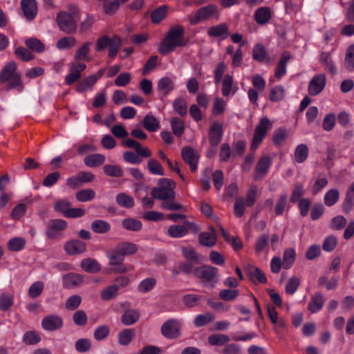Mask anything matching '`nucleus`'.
I'll return each mask as SVG.
<instances>
[{
  "label": "nucleus",
  "instance_id": "1",
  "mask_svg": "<svg viewBox=\"0 0 354 354\" xmlns=\"http://www.w3.org/2000/svg\"><path fill=\"white\" fill-rule=\"evenodd\" d=\"M174 183L168 179L160 180V187H155L151 190V195L153 198L162 201V207L169 210H179L182 205L174 201L175 194L174 192Z\"/></svg>",
  "mask_w": 354,
  "mask_h": 354
},
{
  "label": "nucleus",
  "instance_id": "2",
  "mask_svg": "<svg viewBox=\"0 0 354 354\" xmlns=\"http://www.w3.org/2000/svg\"><path fill=\"white\" fill-rule=\"evenodd\" d=\"M0 82L6 84L9 88L16 89L19 92H21L24 88L21 74L17 72V66L14 62H8L2 68L0 72Z\"/></svg>",
  "mask_w": 354,
  "mask_h": 354
},
{
  "label": "nucleus",
  "instance_id": "3",
  "mask_svg": "<svg viewBox=\"0 0 354 354\" xmlns=\"http://www.w3.org/2000/svg\"><path fill=\"white\" fill-rule=\"evenodd\" d=\"M184 29L180 26L171 28L165 39L160 43L159 52L166 55L174 50L176 47L183 46L185 44L183 38Z\"/></svg>",
  "mask_w": 354,
  "mask_h": 354
},
{
  "label": "nucleus",
  "instance_id": "4",
  "mask_svg": "<svg viewBox=\"0 0 354 354\" xmlns=\"http://www.w3.org/2000/svg\"><path fill=\"white\" fill-rule=\"evenodd\" d=\"M218 270L217 268L204 265L194 268V276L200 279L205 285L214 286L218 279Z\"/></svg>",
  "mask_w": 354,
  "mask_h": 354
},
{
  "label": "nucleus",
  "instance_id": "5",
  "mask_svg": "<svg viewBox=\"0 0 354 354\" xmlns=\"http://www.w3.org/2000/svg\"><path fill=\"white\" fill-rule=\"evenodd\" d=\"M79 19L77 10L60 12L57 17V21L59 28L66 32L71 33L76 29V22Z\"/></svg>",
  "mask_w": 354,
  "mask_h": 354
},
{
  "label": "nucleus",
  "instance_id": "6",
  "mask_svg": "<svg viewBox=\"0 0 354 354\" xmlns=\"http://www.w3.org/2000/svg\"><path fill=\"white\" fill-rule=\"evenodd\" d=\"M272 129V122L266 117L259 121L255 128L253 139L251 145V150L255 151L262 142L267 132Z\"/></svg>",
  "mask_w": 354,
  "mask_h": 354
},
{
  "label": "nucleus",
  "instance_id": "7",
  "mask_svg": "<svg viewBox=\"0 0 354 354\" xmlns=\"http://www.w3.org/2000/svg\"><path fill=\"white\" fill-rule=\"evenodd\" d=\"M326 85V76L320 73L314 75L310 80L308 91L310 95L316 96L321 93Z\"/></svg>",
  "mask_w": 354,
  "mask_h": 354
},
{
  "label": "nucleus",
  "instance_id": "8",
  "mask_svg": "<svg viewBox=\"0 0 354 354\" xmlns=\"http://www.w3.org/2000/svg\"><path fill=\"white\" fill-rule=\"evenodd\" d=\"M181 323L176 319L167 320L161 327L163 336L167 338H176L180 335Z\"/></svg>",
  "mask_w": 354,
  "mask_h": 354
},
{
  "label": "nucleus",
  "instance_id": "9",
  "mask_svg": "<svg viewBox=\"0 0 354 354\" xmlns=\"http://www.w3.org/2000/svg\"><path fill=\"white\" fill-rule=\"evenodd\" d=\"M217 15V8L212 4L203 7L198 9L194 15L189 17L190 23L192 24H196L201 21H205L210 17Z\"/></svg>",
  "mask_w": 354,
  "mask_h": 354
},
{
  "label": "nucleus",
  "instance_id": "10",
  "mask_svg": "<svg viewBox=\"0 0 354 354\" xmlns=\"http://www.w3.org/2000/svg\"><path fill=\"white\" fill-rule=\"evenodd\" d=\"M67 223L62 219H53L50 221L46 230V235L50 239L59 237L62 232L67 228Z\"/></svg>",
  "mask_w": 354,
  "mask_h": 354
},
{
  "label": "nucleus",
  "instance_id": "11",
  "mask_svg": "<svg viewBox=\"0 0 354 354\" xmlns=\"http://www.w3.org/2000/svg\"><path fill=\"white\" fill-rule=\"evenodd\" d=\"M86 68L84 63L74 62L69 64V73L65 78L67 84L71 85L81 77L82 72Z\"/></svg>",
  "mask_w": 354,
  "mask_h": 354
},
{
  "label": "nucleus",
  "instance_id": "12",
  "mask_svg": "<svg viewBox=\"0 0 354 354\" xmlns=\"http://www.w3.org/2000/svg\"><path fill=\"white\" fill-rule=\"evenodd\" d=\"M41 326L47 331H54L62 327L63 319L59 315H50L42 319Z\"/></svg>",
  "mask_w": 354,
  "mask_h": 354
},
{
  "label": "nucleus",
  "instance_id": "13",
  "mask_svg": "<svg viewBox=\"0 0 354 354\" xmlns=\"http://www.w3.org/2000/svg\"><path fill=\"white\" fill-rule=\"evenodd\" d=\"M182 157L190 167L192 171L195 172L197 169L198 160V153L193 149L186 147L182 149Z\"/></svg>",
  "mask_w": 354,
  "mask_h": 354
},
{
  "label": "nucleus",
  "instance_id": "14",
  "mask_svg": "<svg viewBox=\"0 0 354 354\" xmlns=\"http://www.w3.org/2000/svg\"><path fill=\"white\" fill-rule=\"evenodd\" d=\"M107 257L109 260V263L111 266H118V268H115V271L117 272L123 273L127 271L124 266L122 264L124 257L119 251L117 246L109 253H108Z\"/></svg>",
  "mask_w": 354,
  "mask_h": 354
},
{
  "label": "nucleus",
  "instance_id": "15",
  "mask_svg": "<svg viewBox=\"0 0 354 354\" xmlns=\"http://www.w3.org/2000/svg\"><path fill=\"white\" fill-rule=\"evenodd\" d=\"M64 249L68 255H77L84 252L86 247L84 242L73 239L67 241L64 244Z\"/></svg>",
  "mask_w": 354,
  "mask_h": 354
},
{
  "label": "nucleus",
  "instance_id": "16",
  "mask_svg": "<svg viewBox=\"0 0 354 354\" xmlns=\"http://www.w3.org/2000/svg\"><path fill=\"white\" fill-rule=\"evenodd\" d=\"M271 164L272 161L269 156H262L257 164L254 178L258 180L266 176Z\"/></svg>",
  "mask_w": 354,
  "mask_h": 354
},
{
  "label": "nucleus",
  "instance_id": "17",
  "mask_svg": "<svg viewBox=\"0 0 354 354\" xmlns=\"http://www.w3.org/2000/svg\"><path fill=\"white\" fill-rule=\"evenodd\" d=\"M21 8L27 19L35 18L37 12L35 0H21Z\"/></svg>",
  "mask_w": 354,
  "mask_h": 354
},
{
  "label": "nucleus",
  "instance_id": "18",
  "mask_svg": "<svg viewBox=\"0 0 354 354\" xmlns=\"http://www.w3.org/2000/svg\"><path fill=\"white\" fill-rule=\"evenodd\" d=\"M222 124L220 122H214L209 128V138L212 145L216 146L222 137Z\"/></svg>",
  "mask_w": 354,
  "mask_h": 354
},
{
  "label": "nucleus",
  "instance_id": "19",
  "mask_svg": "<svg viewBox=\"0 0 354 354\" xmlns=\"http://www.w3.org/2000/svg\"><path fill=\"white\" fill-rule=\"evenodd\" d=\"M198 239L202 245L211 248L214 246L216 242V232L211 227L209 232H205L200 234Z\"/></svg>",
  "mask_w": 354,
  "mask_h": 354
},
{
  "label": "nucleus",
  "instance_id": "20",
  "mask_svg": "<svg viewBox=\"0 0 354 354\" xmlns=\"http://www.w3.org/2000/svg\"><path fill=\"white\" fill-rule=\"evenodd\" d=\"M83 282V277L80 274L68 273L63 277V285L66 288H73Z\"/></svg>",
  "mask_w": 354,
  "mask_h": 354
},
{
  "label": "nucleus",
  "instance_id": "21",
  "mask_svg": "<svg viewBox=\"0 0 354 354\" xmlns=\"http://www.w3.org/2000/svg\"><path fill=\"white\" fill-rule=\"evenodd\" d=\"M174 88L173 80L169 77L160 78L157 84L158 91L163 95H167Z\"/></svg>",
  "mask_w": 354,
  "mask_h": 354
},
{
  "label": "nucleus",
  "instance_id": "22",
  "mask_svg": "<svg viewBox=\"0 0 354 354\" xmlns=\"http://www.w3.org/2000/svg\"><path fill=\"white\" fill-rule=\"evenodd\" d=\"M207 33L210 37H221V39L227 38L229 35L228 28L225 24H220L210 27L208 29Z\"/></svg>",
  "mask_w": 354,
  "mask_h": 354
},
{
  "label": "nucleus",
  "instance_id": "23",
  "mask_svg": "<svg viewBox=\"0 0 354 354\" xmlns=\"http://www.w3.org/2000/svg\"><path fill=\"white\" fill-rule=\"evenodd\" d=\"M222 82V94L225 97H228L231 93L234 94L237 88L233 86V78L232 75L227 74L224 76Z\"/></svg>",
  "mask_w": 354,
  "mask_h": 354
},
{
  "label": "nucleus",
  "instance_id": "24",
  "mask_svg": "<svg viewBox=\"0 0 354 354\" xmlns=\"http://www.w3.org/2000/svg\"><path fill=\"white\" fill-rule=\"evenodd\" d=\"M192 223H186V225H173L168 229V234L173 238H180L187 233V227H191Z\"/></svg>",
  "mask_w": 354,
  "mask_h": 354
},
{
  "label": "nucleus",
  "instance_id": "25",
  "mask_svg": "<svg viewBox=\"0 0 354 354\" xmlns=\"http://www.w3.org/2000/svg\"><path fill=\"white\" fill-rule=\"evenodd\" d=\"M97 82V77L89 75L82 81L80 82L77 86V91L79 93H84L93 90V86Z\"/></svg>",
  "mask_w": 354,
  "mask_h": 354
},
{
  "label": "nucleus",
  "instance_id": "26",
  "mask_svg": "<svg viewBox=\"0 0 354 354\" xmlns=\"http://www.w3.org/2000/svg\"><path fill=\"white\" fill-rule=\"evenodd\" d=\"M80 266L83 270L89 273L97 272L101 269L100 263L96 260L91 258L83 259Z\"/></svg>",
  "mask_w": 354,
  "mask_h": 354
},
{
  "label": "nucleus",
  "instance_id": "27",
  "mask_svg": "<svg viewBox=\"0 0 354 354\" xmlns=\"http://www.w3.org/2000/svg\"><path fill=\"white\" fill-rule=\"evenodd\" d=\"M271 18V11L268 7H261L257 9L254 14V19L258 24H265Z\"/></svg>",
  "mask_w": 354,
  "mask_h": 354
},
{
  "label": "nucleus",
  "instance_id": "28",
  "mask_svg": "<svg viewBox=\"0 0 354 354\" xmlns=\"http://www.w3.org/2000/svg\"><path fill=\"white\" fill-rule=\"evenodd\" d=\"M142 124L145 129L150 132L156 131L160 128L159 120L155 116L150 114L145 116Z\"/></svg>",
  "mask_w": 354,
  "mask_h": 354
},
{
  "label": "nucleus",
  "instance_id": "29",
  "mask_svg": "<svg viewBox=\"0 0 354 354\" xmlns=\"http://www.w3.org/2000/svg\"><path fill=\"white\" fill-rule=\"evenodd\" d=\"M105 162V156L100 153L87 156L84 159V164L89 167H98Z\"/></svg>",
  "mask_w": 354,
  "mask_h": 354
},
{
  "label": "nucleus",
  "instance_id": "30",
  "mask_svg": "<svg viewBox=\"0 0 354 354\" xmlns=\"http://www.w3.org/2000/svg\"><path fill=\"white\" fill-rule=\"evenodd\" d=\"M140 314L136 310H128L121 317V322L125 326L135 324L139 319Z\"/></svg>",
  "mask_w": 354,
  "mask_h": 354
},
{
  "label": "nucleus",
  "instance_id": "31",
  "mask_svg": "<svg viewBox=\"0 0 354 354\" xmlns=\"http://www.w3.org/2000/svg\"><path fill=\"white\" fill-rule=\"evenodd\" d=\"M319 62L323 65L325 69L332 73L336 72L335 64L332 59L330 53L323 52L319 57Z\"/></svg>",
  "mask_w": 354,
  "mask_h": 354
},
{
  "label": "nucleus",
  "instance_id": "32",
  "mask_svg": "<svg viewBox=\"0 0 354 354\" xmlns=\"http://www.w3.org/2000/svg\"><path fill=\"white\" fill-rule=\"evenodd\" d=\"M339 198V191L335 189H328L324 197V204L328 207H332L333 206Z\"/></svg>",
  "mask_w": 354,
  "mask_h": 354
},
{
  "label": "nucleus",
  "instance_id": "33",
  "mask_svg": "<svg viewBox=\"0 0 354 354\" xmlns=\"http://www.w3.org/2000/svg\"><path fill=\"white\" fill-rule=\"evenodd\" d=\"M308 156V147L305 144H300L295 149L294 160L298 163H302L306 160Z\"/></svg>",
  "mask_w": 354,
  "mask_h": 354
},
{
  "label": "nucleus",
  "instance_id": "34",
  "mask_svg": "<svg viewBox=\"0 0 354 354\" xmlns=\"http://www.w3.org/2000/svg\"><path fill=\"white\" fill-rule=\"evenodd\" d=\"M324 305V297L322 294L317 293L312 297L310 302L308 304L309 310L313 313L319 311Z\"/></svg>",
  "mask_w": 354,
  "mask_h": 354
},
{
  "label": "nucleus",
  "instance_id": "35",
  "mask_svg": "<svg viewBox=\"0 0 354 354\" xmlns=\"http://www.w3.org/2000/svg\"><path fill=\"white\" fill-rule=\"evenodd\" d=\"M227 102L221 97H216L214 100L212 106V114L214 115H220L223 114L227 107Z\"/></svg>",
  "mask_w": 354,
  "mask_h": 354
},
{
  "label": "nucleus",
  "instance_id": "36",
  "mask_svg": "<svg viewBox=\"0 0 354 354\" xmlns=\"http://www.w3.org/2000/svg\"><path fill=\"white\" fill-rule=\"evenodd\" d=\"M156 285V280L153 277H148L142 280L138 286V291L146 293L151 291Z\"/></svg>",
  "mask_w": 354,
  "mask_h": 354
},
{
  "label": "nucleus",
  "instance_id": "37",
  "mask_svg": "<svg viewBox=\"0 0 354 354\" xmlns=\"http://www.w3.org/2000/svg\"><path fill=\"white\" fill-rule=\"evenodd\" d=\"M91 230L97 234H104L108 232L111 226L109 223L103 220H95L91 225Z\"/></svg>",
  "mask_w": 354,
  "mask_h": 354
},
{
  "label": "nucleus",
  "instance_id": "38",
  "mask_svg": "<svg viewBox=\"0 0 354 354\" xmlns=\"http://www.w3.org/2000/svg\"><path fill=\"white\" fill-rule=\"evenodd\" d=\"M119 290V286L117 284H111L101 291V297L103 300H111L115 297Z\"/></svg>",
  "mask_w": 354,
  "mask_h": 354
},
{
  "label": "nucleus",
  "instance_id": "39",
  "mask_svg": "<svg viewBox=\"0 0 354 354\" xmlns=\"http://www.w3.org/2000/svg\"><path fill=\"white\" fill-rule=\"evenodd\" d=\"M91 46L90 42H86L84 43L80 48H79L75 54V59L76 60H86V61H90L91 60V58L89 57V47Z\"/></svg>",
  "mask_w": 354,
  "mask_h": 354
},
{
  "label": "nucleus",
  "instance_id": "40",
  "mask_svg": "<svg viewBox=\"0 0 354 354\" xmlns=\"http://www.w3.org/2000/svg\"><path fill=\"white\" fill-rule=\"evenodd\" d=\"M117 203L123 207L130 208L134 205L133 198L125 193H120L116 196Z\"/></svg>",
  "mask_w": 354,
  "mask_h": 354
},
{
  "label": "nucleus",
  "instance_id": "41",
  "mask_svg": "<svg viewBox=\"0 0 354 354\" xmlns=\"http://www.w3.org/2000/svg\"><path fill=\"white\" fill-rule=\"evenodd\" d=\"M119 251L124 257L125 255H130L135 254L138 251L136 245L132 243L124 242L119 243L117 245Z\"/></svg>",
  "mask_w": 354,
  "mask_h": 354
},
{
  "label": "nucleus",
  "instance_id": "42",
  "mask_svg": "<svg viewBox=\"0 0 354 354\" xmlns=\"http://www.w3.org/2000/svg\"><path fill=\"white\" fill-rule=\"evenodd\" d=\"M76 39L73 37H63L57 41L56 46L59 50L69 49L76 44Z\"/></svg>",
  "mask_w": 354,
  "mask_h": 354
},
{
  "label": "nucleus",
  "instance_id": "43",
  "mask_svg": "<svg viewBox=\"0 0 354 354\" xmlns=\"http://www.w3.org/2000/svg\"><path fill=\"white\" fill-rule=\"evenodd\" d=\"M295 251L292 248L285 250L283 257V266L285 269H289L295 259Z\"/></svg>",
  "mask_w": 354,
  "mask_h": 354
},
{
  "label": "nucleus",
  "instance_id": "44",
  "mask_svg": "<svg viewBox=\"0 0 354 354\" xmlns=\"http://www.w3.org/2000/svg\"><path fill=\"white\" fill-rule=\"evenodd\" d=\"M95 193L93 189H82L76 193V198L80 202H87L93 200Z\"/></svg>",
  "mask_w": 354,
  "mask_h": 354
},
{
  "label": "nucleus",
  "instance_id": "45",
  "mask_svg": "<svg viewBox=\"0 0 354 354\" xmlns=\"http://www.w3.org/2000/svg\"><path fill=\"white\" fill-rule=\"evenodd\" d=\"M214 319L215 316L213 314L207 313L204 315H198L195 317L194 322L196 326L200 327L212 322Z\"/></svg>",
  "mask_w": 354,
  "mask_h": 354
},
{
  "label": "nucleus",
  "instance_id": "46",
  "mask_svg": "<svg viewBox=\"0 0 354 354\" xmlns=\"http://www.w3.org/2000/svg\"><path fill=\"white\" fill-rule=\"evenodd\" d=\"M229 340V337L223 334H214L208 337V342L212 346H221Z\"/></svg>",
  "mask_w": 354,
  "mask_h": 354
},
{
  "label": "nucleus",
  "instance_id": "47",
  "mask_svg": "<svg viewBox=\"0 0 354 354\" xmlns=\"http://www.w3.org/2000/svg\"><path fill=\"white\" fill-rule=\"evenodd\" d=\"M284 94V88L281 85L276 86L271 88L269 98L272 102H279L283 98Z\"/></svg>",
  "mask_w": 354,
  "mask_h": 354
},
{
  "label": "nucleus",
  "instance_id": "48",
  "mask_svg": "<svg viewBox=\"0 0 354 354\" xmlns=\"http://www.w3.org/2000/svg\"><path fill=\"white\" fill-rule=\"evenodd\" d=\"M122 224L123 227L128 230L138 231L142 228V223L135 218H125Z\"/></svg>",
  "mask_w": 354,
  "mask_h": 354
},
{
  "label": "nucleus",
  "instance_id": "49",
  "mask_svg": "<svg viewBox=\"0 0 354 354\" xmlns=\"http://www.w3.org/2000/svg\"><path fill=\"white\" fill-rule=\"evenodd\" d=\"M133 332L131 329H124L121 331L118 336V342L120 345L127 346L132 340Z\"/></svg>",
  "mask_w": 354,
  "mask_h": 354
},
{
  "label": "nucleus",
  "instance_id": "50",
  "mask_svg": "<svg viewBox=\"0 0 354 354\" xmlns=\"http://www.w3.org/2000/svg\"><path fill=\"white\" fill-rule=\"evenodd\" d=\"M266 48L262 44H258L254 46L252 52V57L254 59L258 62H263L266 59Z\"/></svg>",
  "mask_w": 354,
  "mask_h": 354
},
{
  "label": "nucleus",
  "instance_id": "51",
  "mask_svg": "<svg viewBox=\"0 0 354 354\" xmlns=\"http://www.w3.org/2000/svg\"><path fill=\"white\" fill-rule=\"evenodd\" d=\"M171 126L173 131V133L176 136H180L185 129V126L183 120L179 118H174L171 120Z\"/></svg>",
  "mask_w": 354,
  "mask_h": 354
},
{
  "label": "nucleus",
  "instance_id": "52",
  "mask_svg": "<svg viewBox=\"0 0 354 354\" xmlns=\"http://www.w3.org/2000/svg\"><path fill=\"white\" fill-rule=\"evenodd\" d=\"M182 252L185 258L195 262L201 261V256L195 251L193 248L185 247L182 248Z\"/></svg>",
  "mask_w": 354,
  "mask_h": 354
},
{
  "label": "nucleus",
  "instance_id": "53",
  "mask_svg": "<svg viewBox=\"0 0 354 354\" xmlns=\"http://www.w3.org/2000/svg\"><path fill=\"white\" fill-rule=\"evenodd\" d=\"M82 303V298L78 295L71 296L65 303V307L69 310H74L77 309Z\"/></svg>",
  "mask_w": 354,
  "mask_h": 354
},
{
  "label": "nucleus",
  "instance_id": "54",
  "mask_svg": "<svg viewBox=\"0 0 354 354\" xmlns=\"http://www.w3.org/2000/svg\"><path fill=\"white\" fill-rule=\"evenodd\" d=\"M22 340L26 344L33 345L39 342L41 337L37 333L28 331L24 333Z\"/></svg>",
  "mask_w": 354,
  "mask_h": 354
},
{
  "label": "nucleus",
  "instance_id": "55",
  "mask_svg": "<svg viewBox=\"0 0 354 354\" xmlns=\"http://www.w3.org/2000/svg\"><path fill=\"white\" fill-rule=\"evenodd\" d=\"M173 107L175 111L181 116L186 115L187 111V103L185 100L178 98L174 100Z\"/></svg>",
  "mask_w": 354,
  "mask_h": 354
},
{
  "label": "nucleus",
  "instance_id": "56",
  "mask_svg": "<svg viewBox=\"0 0 354 354\" xmlns=\"http://www.w3.org/2000/svg\"><path fill=\"white\" fill-rule=\"evenodd\" d=\"M26 45L31 50L41 53L45 49L44 45L37 39L30 38L26 40Z\"/></svg>",
  "mask_w": 354,
  "mask_h": 354
},
{
  "label": "nucleus",
  "instance_id": "57",
  "mask_svg": "<svg viewBox=\"0 0 354 354\" xmlns=\"http://www.w3.org/2000/svg\"><path fill=\"white\" fill-rule=\"evenodd\" d=\"M44 283L42 281H36L33 283L28 289V295L32 298L39 297L44 290Z\"/></svg>",
  "mask_w": 354,
  "mask_h": 354
},
{
  "label": "nucleus",
  "instance_id": "58",
  "mask_svg": "<svg viewBox=\"0 0 354 354\" xmlns=\"http://www.w3.org/2000/svg\"><path fill=\"white\" fill-rule=\"evenodd\" d=\"M345 64L349 71H354V44L351 45L346 50Z\"/></svg>",
  "mask_w": 354,
  "mask_h": 354
},
{
  "label": "nucleus",
  "instance_id": "59",
  "mask_svg": "<svg viewBox=\"0 0 354 354\" xmlns=\"http://www.w3.org/2000/svg\"><path fill=\"white\" fill-rule=\"evenodd\" d=\"M26 241L21 237H15L10 239L8 242V248L11 251H19L25 245Z\"/></svg>",
  "mask_w": 354,
  "mask_h": 354
},
{
  "label": "nucleus",
  "instance_id": "60",
  "mask_svg": "<svg viewBox=\"0 0 354 354\" xmlns=\"http://www.w3.org/2000/svg\"><path fill=\"white\" fill-rule=\"evenodd\" d=\"M300 284V279L297 277L290 278L286 285V292L288 294L292 295L297 290Z\"/></svg>",
  "mask_w": 354,
  "mask_h": 354
},
{
  "label": "nucleus",
  "instance_id": "61",
  "mask_svg": "<svg viewBox=\"0 0 354 354\" xmlns=\"http://www.w3.org/2000/svg\"><path fill=\"white\" fill-rule=\"evenodd\" d=\"M103 170L107 176L112 177H120L123 174L122 169L118 166L113 165H106L103 167Z\"/></svg>",
  "mask_w": 354,
  "mask_h": 354
},
{
  "label": "nucleus",
  "instance_id": "62",
  "mask_svg": "<svg viewBox=\"0 0 354 354\" xmlns=\"http://www.w3.org/2000/svg\"><path fill=\"white\" fill-rule=\"evenodd\" d=\"M328 180L324 177L315 179V181L312 185L313 194H317L320 192L328 185Z\"/></svg>",
  "mask_w": 354,
  "mask_h": 354
},
{
  "label": "nucleus",
  "instance_id": "63",
  "mask_svg": "<svg viewBox=\"0 0 354 354\" xmlns=\"http://www.w3.org/2000/svg\"><path fill=\"white\" fill-rule=\"evenodd\" d=\"M148 169L149 171L155 175L162 176L164 174L163 169L160 164L154 159L148 161Z\"/></svg>",
  "mask_w": 354,
  "mask_h": 354
},
{
  "label": "nucleus",
  "instance_id": "64",
  "mask_svg": "<svg viewBox=\"0 0 354 354\" xmlns=\"http://www.w3.org/2000/svg\"><path fill=\"white\" fill-rule=\"evenodd\" d=\"M167 13V8L165 6H162L155 10L151 13V19L152 21L155 24L159 23L162 21L166 16Z\"/></svg>",
  "mask_w": 354,
  "mask_h": 354
}]
</instances>
